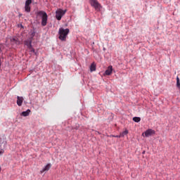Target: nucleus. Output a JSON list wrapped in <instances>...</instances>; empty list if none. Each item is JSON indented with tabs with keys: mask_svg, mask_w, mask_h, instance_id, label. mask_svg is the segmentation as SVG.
<instances>
[{
	"mask_svg": "<svg viewBox=\"0 0 180 180\" xmlns=\"http://www.w3.org/2000/svg\"><path fill=\"white\" fill-rule=\"evenodd\" d=\"M68 33H70V29H64L63 27L59 28V39L62 41H65L67 39V36H68Z\"/></svg>",
	"mask_w": 180,
	"mask_h": 180,
	"instance_id": "1",
	"label": "nucleus"
},
{
	"mask_svg": "<svg viewBox=\"0 0 180 180\" xmlns=\"http://www.w3.org/2000/svg\"><path fill=\"white\" fill-rule=\"evenodd\" d=\"M38 15L41 17V26H46L47 20L49 19V16L47 15V13L43 11H40L38 12Z\"/></svg>",
	"mask_w": 180,
	"mask_h": 180,
	"instance_id": "2",
	"label": "nucleus"
},
{
	"mask_svg": "<svg viewBox=\"0 0 180 180\" xmlns=\"http://www.w3.org/2000/svg\"><path fill=\"white\" fill-rule=\"evenodd\" d=\"M66 12H67L66 10H63L61 8H58L56 11V18L57 19V20H61L63 16H64L65 15Z\"/></svg>",
	"mask_w": 180,
	"mask_h": 180,
	"instance_id": "3",
	"label": "nucleus"
},
{
	"mask_svg": "<svg viewBox=\"0 0 180 180\" xmlns=\"http://www.w3.org/2000/svg\"><path fill=\"white\" fill-rule=\"evenodd\" d=\"M90 4L96 9V11H101V4L96 0H90Z\"/></svg>",
	"mask_w": 180,
	"mask_h": 180,
	"instance_id": "4",
	"label": "nucleus"
},
{
	"mask_svg": "<svg viewBox=\"0 0 180 180\" xmlns=\"http://www.w3.org/2000/svg\"><path fill=\"white\" fill-rule=\"evenodd\" d=\"M142 134H143V136H144V134H145L146 137H150V136H153V134H155V131H154L151 129H149L146 130Z\"/></svg>",
	"mask_w": 180,
	"mask_h": 180,
	"instance_id": "5",
	"label": "nucleus"
},
{
	"mask_svg": "<svg viewBox=\"0 0 180 180\" xmlns=\"http://www.w3.org/2000/svg\"><path fill=\"white\" fill-rule=\"evenodd\" d=\"M25 46H27V49H29V50H31V51L32 53H34V49H32V41L31 40L25 41Z\"/></svg>",
	"mask_w": 180,
	"mask_h": 180,
	"instance_id": "6",
	"label": "nucleus"
},
{
	"mask_svg": "<svg viewBox=\"0 0 180 180\" xmlns=\"http://www.w3.org/2000/svg\"><path fill=\"white\" fill-rule=\"evenodd\" d=\"M113 72V66H108V69L105 70L104 75H111Z\"/></svg>",
	"mask_w": 180,
	"mask_h": 180,
	"instance_id": "7",
	"label": "nucleus"
},
{
	"mask_svg": "<svg viewBox=\"0 0 180 180\" xmlns=\"http://www.w3.org/2000/svg\"><path fill=\"white\" fill-rule=\"evenodd\" d=\"M11 41L12 44H16L17 46H18V44H20V41H19V39L16 37H14L13 38H12L11 39Z\"/></svg>",
	"mask_w": 180,
	"mask_h": 180,
	"instance_id": "8",
	"label": "nucleus"
},
{
	"mask_svg": "<svg viewBox=\"0 0 180 180\" xmlns=\"http://www.w3.org/2000/svg\"><path fill=\"white\" fill-rule=\"evenodd\" d=\"M23 103V97L22 96H17V105L18 106H22Z\"/></svg>",
	"mask_w": 180,
	"mask_h": 180,
	"instance_id": "9",
	"label": "nucleus"
},
{
	"mask_svg": "<svg viewBox=\"0 0 180 180\" xmlns=\"http://www.w3.org/2000/svg\"><path fill=\"white\" fill-rule=\"evenodd\" d=\"M50 168H51V164L49 163L48 165H46L45 166V167L43 169H41L40 171V173L43 174V172H46V171H49V169H50Z\"/></svg>",
	"mask_w": 180,
	"mask_h": 180,
	"instance_id": "10",
	"label": "nucleus"
},
{
	"mask_svg": "<svg viewBox=\"0 0 180 180\" xmlns=\"http://www.w3.org/2000/svg\"><path fill=\"white\" fill-rule=\"evenodd\" d=\"M30 114V110H27L26 111H23L21 113V116H24L25 117H26V116H29V115Z\"/></svg>",
	"mask_w": 180,
	"mask_h": 180,
	"instance_id": "11",
	"label": "nucleus"
},
{
	"mask_svg": "<svg viewBox=\"0 0 180 180\" xmlns=\"http://www.w3.org/2000/svg\"><path fill=\"white\" fill-rule=\"evenodd\" d=\"M90 71L93 72V71H96V65L95 64H91L90 66Z\"/></svg>",
	"mask_w": 180,
	"mask_h": 180,
	"instance_id": "12",
	"label": "nucleus"
},
{
	"mask_svg": "<svg viewBox=\"0 0 180 180\" xmlns=\"http://www.w3.org/2000/svg\"><path fill=\"white\" fill-rule=\"evenodd\" d=\"M133 120L136 123H139V122H140V120H141V118H140V117H134Z\"/></svg>",
	"mask_w": 180,
	"mask_h": 180,
	"instance_id": "13",
	"label": "nucleus"
},
{
	"mask_svg": "<svg viewBox=\"0 0 180 180\" xmlns=\"http://www.w3.org/2000/svg\"><path fill=\"white\" fill-rule=\"evenodd\" d=\"M128 134H129V131L126 129L124 131L120 134V137H124V136H126Z\"/></svg>",
	"mask_w": 180,
	"mask_h": 180,
	"instance_id": "14",
	"label": "nucleus"
},
{
	"mask_svg": "<svg viewBox=\"0 0 180 180\" xmlns=\"http://www.w3.org/2000/svg\"><path fill=\"white\" fill-rule=\"evenodd\" d=\"M25 12L30 13L31 11L30 6L26 5L25 6Z\"/></svg>",
	"mask_w": 180,
	"mask_h": 180,
	"instance_id": "15",
	"label": "nucleus"
},
{
	"mask_svg": "<svg viewBox=\"0 0 180 180\" xmlns=\"http://www.w3.org/2000/svg\"><path fill=\"white\" fill-rule=\"evenodd\" d=\"M32 4V0H27L25 1V5L30 6Z\"/></svg>",
	"mask_w": 180,
	"mask_h": 180,
	"instance_id": "16",
	"label": "nucleus"
},
{
	"mask_svg": "<svg viewBox=\"0 0 180 180\" xmlns=\"http://www.w3.org/2000/svg\"><path fill=\"white\" fill-rule=\"evenodd\" d=\"M4 153H5V150H4V149H1V150H0V155L4 154Z\"/></svg>",
	"mask_w": 180,
	"mask_h": 180,
	"instance_id": "17",
	"label": "nucleus"
},
{
	"mask_svg": "<svg viewBox=\"0 0 180 180\" xmlns=\"http://www.w3.org/2000/svg\"><path fill=\"white\" fill-rule=\"evenodd\" d=\"M1 48H0V53H1Z\"/></svg>",
	"mask_w": 180,
	"mask_h": 180,
	"instance_id": "18",
	"label": "nucleus"
},
{
	"mask_svg": "<svg viewBox=\"0 0 180 180\" xmlns=\"http://www.w3.org/2000/svg\"><path fill=\"white\" fill-rule=\"evenodd\" d=\"M0 172H1V168H0Z\"/></svg>",
	"mask_w": 180,
	"mask_h": 180,
	"instance_id": "19",
	"label": "nucleus"
}]
</instances>
